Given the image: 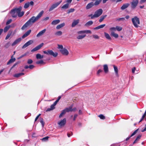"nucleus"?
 <instances>
[{
  "label": "nucleus",
  "instance_id": "nucleus-51",
  "mask_svg": "<svg viewBox=\"0 0 146 146\" xmlns=\"http://www.w3.org/2000/svg\"><path fill=\"white\" fill-rule=\"evenodd\" d=\"M40 122L41 123V124L42 125V126L43 127L44 126V122L43 121V119H42V118H40Z\"/></svg>",
  "mask_w": 146,
  "mask_h": 146
},
{
  "label": "nucleus",
  "instance_id": "nucleus-23",
  "mask_svg": "<svg viewBox=\"0 0 146 146\" xmlns=\"http://www.w3.org/2000/svg\"><path fill=\"white\" fill-rule=\"evenodd\" d=\"M69 7V4L68 3H66L64 5L61 7V9H68Z\"/></svg>",
  "mask_w": 146,
  "mask_h": 146
},
{
  "label": "nucleus",
  "instance_id": "nucleus-21",
  "mask_svg": "<svg viewBox=\"0 0 146 146\" xmlns=\"http://www.w3.org/2000/svg\"><path fill=\"white\" fill-rule=\"evenodd\" d=\"M46 31V29H44L40 31L36 35L37 37H39L42 35Z\"/></svg>",
  "mask_w": 146,
  "mask_h": 146
},
{
  "label": "nucleus",
  "instance_id": "nucleus-15",
  "mask_svg": "<svg viewBox=\"0 0 146 146\" xmlns=\"http://www.w3.org/2000/svg\"><path fill=\"white\" fill-rule=\"evenodd\" d=\"M129 5L130 4L129 3H125L123 4L121 7V10H124L128 8Z\"/></svg>",
  "mask_w": 146,
  "mask_h": 146
},
{
  "label": "nucleus",
  "instance_id": "nucleus-7",
  "mask_svg": "<svg viewBox=\"0 0 146 146\" xmlns=\"http://www.w3.org/2000/svg\"><path fill=\"white\" fill-rule=\"evenodd\" d=\"M17 8H15L12 9L10 12V13L12 16L13 18L16 17L17 16Z\"/></svg>",
  "mask_w": 146,
  "mask_h": 146
},
{
  "label": "nucleus",
  "instance_id": "nucleus-36",
  "mask_svg": "<svg viewBox=\"0 0 146 146\" xmlns=\"http://www.w3.org/2000/svg\"><path fill=\"white\" fill-rule=\"evenodd\" d=\"M86 36L85 34L83 35H79L77 37V38L78 39H82L84 38Z\"/></svg>",
  "mask_w": 146,
  "mask_h": 146
},
{
  "label": "nucleus",
  "instance_id": "nucleus-10",
  "mask_svg": "<svg viewBox=\"0 0 146 146\" xmlns=\"http://www.w3.org/2000/svg\"><path fill=\"white\" fill-rule=\"evenodd\" d=\"M66 118H64L62 120L58 123V124L61 127L63 126L66 124Z\"/></svg>",
  "mask_w": 146,
  "mask_h": 146
},
{
  "label": "nucleus",
  "instance_id": "nucleus-50",
  "mask_svg": "<svg viewBox=\"0 0 146 146\" xmlns=\"http://www.w3.org/2000/svg\"><path fill=\"white\" fill-rule=\"evenodd\" d=\"M125 19L124 18L122 17V18H119L117 19H116V21H123L125 20Z\"/></svg>",
  "mask_w": 146,
  "mask_h": 146
},
{
  "label": "nucleus",
  "instance_id": "nucleus-32",
  "mask_svg": "<svg viewBox=\"0 0 146 146\" xmlns=\"http://www.w3.org/2000/svg\"><path fill=\"white\" fill-rule=\"evenodd\" d=\"M111 35L113 36L115 38H117L118 37V35L117 34L112 31L111 33Z\"/></svg>",
  "mask_w": 146,
  "mask_h": 146
},
{
  "label": "nucleus",
  "instance_id": "nucleus-6",
  "mask_svg": "<svg viewBox=\"0 0 146 146\" xmlns=\"http://www.w3.org/2000/svg\"><path fill=\"white\" fill-rule=\"evenodd\" d=\"M62 2V0L54 4H53L50 8L49 11H52L53 9L56 8L58 5H59Z\"/></svg>",
  "mask_w": 146,
  "mask_h": 146
},
{
  "label": "nucleus",
  "instance_id": "nucleus-41",
  "mask_svg": "<svg viewBox=\"0 0 146 146\" xmlns=\"http://www.w3.org/2000/svg\"><path fill=\"white\" fill-rule=\"evenodd\" d=\"M146 115V110H145L144 114L142 116V118H141L140 120L139 121V123L141 122V121L143 120V119L145 117Z\"/></svg>",
  "mask_w": 146,
  "mask_h": 146
},
{
  "label": "nucleus",
  "instance_id": "nucleus-58",
  "mask_svg": "<svg viewBox=\"0 0 146 146\" xmlns=\"http://www.w3.org/2000/svg\"><path fill=\"white\" fill-rule=\"evenodd\" d=\"M12 21V20L11 19H10L9 20H8L6 22V25H8L9 24H10L11 23V22Z\"/></svg>",
  "mask_w": 146,
  "mask_h": 146
},
{
  "label": "nucleus",
  "instance_id": "nucleus-59",
  "mask_svg": "<svg viewBox=\"0 0 146 146\" xmlns=\"http://www.w3.org/2000/svg\"><path fill=\"white\" fill-rule=\"evenodd\" d=\"M146 2V0H140L139 1V3L140 4H142L143 3H145Z\"/></svg>",
  "mask_w": 146,
  "mask_h": 146
},
{
  "label": "nucleus",
  "instance_id": "nucleus-11",
  "mask_svg": "<svg viewBox=\"0 0 146 146\" xmlns=\"http://www.w3.org/2000/svg\"><path fill=\"white\" fill-rule=\"evenodd\" d=\"M33 42V41L32 40H30L26 43L22 47V48H25L27 47L32 44Z\"/></svg>",
  "mask_w": 146,
  "mask_h": 146
},
{
  "label": "nucleus",
  "instance_id": "nucleus-44",
  "mask_svg": "<svg viewBox=\"0 0 146 146\" xmlns=\"http://www.w3.org/2000/svg\"><path fill=\"white\" fill-rule=\"evenodd\" d=\"M49 137L47 136L42 138L41 140L43 141H48Z\"/></svg>",
  "mask_w": 146,
  "mask_h": 146
},
{
  "label": "nucleus",
  "instance_id": "nucleus-2",
  "mask_svg": "<svg viewBox=\"0 0 146 146\" xmlns=\"http://www.w3.org/2000/svg\"><path fill=\"white\" fill-rule=\"evenodd\" d=\"M132 22L134 26L136 28L139 27V25L140 24V22L139 19L137 16H135L131 19Z\"/></svg>",
  "mask_w": 146,
  "mask_h": 146
},
{
  "label": "nucleus",
  "instance_id": "nucleus-29",
  "mask_svg": "<svg viewBox=\"0 0 146 146\" xmlns=\"http://www.w3.org/2000/svg\"><path fill=\"white\" fill-rule=\"evenodd\" d=\"M13 31H9L5 38V39L6 40H7L9 38L10 36L11 35Z\"/></svg>",
  "mask_w": 146,
  "mask_h": 146
},
{
  "label": "nucleus",
  "instance_id": "nucleus-61",
  "mask_svg": "<svg viewBox=\"0 0 146 146\" xmlns=\"http://www.w3.org/2000/svg\"><path fill=\"white\" fill-rule=\"evenodd\" d=\"M106 26V24H102V25H100L99 26V28L100 29H101V28H103L105 26Z\"/></svg>",
  "mask_w": 146,
  "mask_h": 146
},
{
  "label": "nucleus",
  "instance_id": "nucleus-60",
  "mask_svg": "<svg viewBox=\"0 0 146 146\" xmlns=\"http://www.w3.org/2000/svg\"><path fill=\"white\" fill-rule=\"evenodd\" d=\"M73 135V133L72 132H70L69 133H68L67 135L68 137H70L71 135Z\"/></svg>",
  "mask_w": 146,
  "mask_h": 146
},
{
  "label": "nucleus",
  "instance_id": "nucleus-31",
  "mask_svg": "<svg viewBox=\"0 0 146 146\" xmlns=\"http://www.w3.org/2000/svg\"><path fill=\"white\" fill-rule=\"evenodd\" d=\"M104 34L105 37L107 39L109 40H111V38L108 33L105 32Z\"/></svg>",
  "mask_w": 146,
  "mask_h": 146
},
{
  "label": "nucleus",
  "instance_id": "nucleus-64",
  "mask_svg": "<svg viewBox=\"0 0 146 146\" xmlns=\"http://www.w3.org/2000/svg\"><path fill=\"white\" fill-rule=\"evenodd\" d=\"M35 67V66L33 65H31L29 66V68L30 69H32Z\"/></svg>",
  "mask_w": 146,
  "mask_h": 146
},
{
  "label": "nucleus",
  "instance_id": "nucleus-55",
  "mask_svg": "<svg viewBox=\"0 0 146 146\" xmlns=\"http://www.w3.org/2000/svg\"><path fill=\"white\" fill-rule=\"evenodd\" d=\"M77 33L78 34H81L86 33L85 31H81L78 32Z\"/></svg>",
  "mask_w": 146,
  "mask_h": 146
},
{
  "label": "nucleus",
  "instance_id": "nucleus-33",
  "mask_svg": "<svg viewBox=\"0 0 146 146\" xmlns=\"http://www.w3.org/2000/svg\"><path fill=\"white\" fill-rule=\"evenodd\" d=\"M24 74L23 73H21L18 74H17L14 75V76L15 77H19L22 75H23Z\"/></svg>",
  "mask_w": 146,
  "mask_h": 146
},
{
  "label": "nucleus",
  "instance_id": "nucleus-9",
  "mask_svg": "<svg viewBox=\"0 0 146 146\" xmlns=\"http://www.w3.org/2000/svg\"><path fill=\"white\" fill-rule=\"evenodd\" d=\"M22 9L21 7H20L18 8H17V15L19 17H21L24 14V12L23 11L21 12Z\"/></svg>",
  "mask_w": 146,
  "mask_h": 146
},
{
  "label": "nucleus",
  "instance_id": "nucleus-42",
  "mask_svg": "<svg viewBox=\"0 0 146 146\" xmlns=\"http://www.w3.org/2000/svg\"><path fill=\"white\" fill-rule=\"evenodd\" d=\"M30 3L28 2L25 3L24 5V8L25 9L27 8L29 6Z\"/></svg>",
  "mask_w": 146,
  "mask_h": 146
},
{
  "label": "nucleus",
  "instance_id": "nucleus-28",
  "mask_svg": "<svg viewBox=\"0 0 146 146\" xmlns=\"http://www.w3.org/2000/svg\"><path fill=\"white\" fill-rule=\"evenodd\" d=\"M65 25V24L64 23H61L60 24L58 25L56 27V29H60L62 28V27H64Z\"/></svg>",
  "mask_w": 146,
  "mask_h": 146
},
{
  "label": "nucleus",
  "instance_id": "nucleus-56",
  "mask_svg": "<svg viewBox=\"0 0 146 146\" xmlns=\"http://www.w3.org/2000/svg\"><path fill=\"white\" fill-rule=\"evenodd\" d=\"M10 46V43L9 42H8L5 45L4 47L5 48H8Z\"/></svg>",
  "mask_w": 146,
  "mask_h": 146
},
{
  "label": "nucleus",
  "instance_id": "nucleus-13",
  "mask_svg": "<svg viewBox=\"0 0 146 146\" xmlns=\"http://www.w3.org/2000/svg\"><path fill=\"white\" fill-rule=\"evenodd\" d=\"M60 51L61 53L63 55L67 56L69 54V52L65 48H64L60 50Z\"/></svg>",
  "mask_w": 146,
  "mask_h": 146
},
{
  "label": "nucleus",
  "instance_id": "nucleus-17",
  "mask_svg": "<svg viewBox=\"0 0 146 146\" xmlns=\"http://www.w3.org/2000/svg\"><path fill=\"white\" fill-rule=\"evenodd\" d=\"M21 40L22 39L21 38H19L16 39L12 44V46H13L15 45L16 44L20 42Z\"/></svg>",
  "mask_w": 146,
  "mask_h": 146
},
{
  "label": "nucleus",
  "instance_id": "nucleus-40",
  "mask_svg": "<svg viewBox=\"0 0 146 146\" xmlns=\"http://www.w3.org/2000/svg\"><path fill=\"white\" fill-rule=\"evenodd\" d=\"M62 34V32L60 31H59L55 33V35L57 36H60Z\"/></svg>",
  "mask_w": 146,
  "mask_h": 146
},
{
  "label": "nucleus",
  "instance_id": "nucleus-14",
  "mask_svg": "<svg viewBox=\"0 0 146 146\" xmlns=\"http://www.w3.org/2000/svg\"><path fill=\"white\" fill-rule=\"evenodd\" d=\"M44 43H42L39 45H38L35 47L33 48L31 50V52H35L39 50L40 48L43 46V45Z\"/></svg>",
  "mask_w": 146,
  "mask_h": 146
},
{
  "label": "nucleus",
  "instance_id": "nucleus-37",
  "mask_svg": "<svg viewBox=\"0 0 146 146\" xmlns=\"http://www.w3.org/2000/svg\"><path fill=\"white\" fill-rule=\"evenodd\" d=\"M65 110L64 109L62 111V112H61V113L60 114V115H59V118H61V117H62V116L64 115L66 113V112L65 111Z\"/></svg>",
  "mask_w": 146,
  "mask_h": 146
},
{
  "label": "nucleus",
  "instance_id": "nucleus-53",
  "mask_svg": "<svg viewBox=\"0 0 146 146\" xmlns=\"http://www.w3.org/2000/svg\"><path fill=\"white\" fill-rule=\"evenodd\" d=\"M41 55L39 54H38L36 55V58L37 59H41Z\"/></svg>",
  "mask_w": 146,
  "mask_h": 146
},
{
  "label": "nucleus",
  "instance_id": "nucleus-52",
  "mask_svg": "<svg viewBox=\"0 0 146 146\" xmlns=\"http://www.w3.org/2000/svg\"><path fill=\"white\" fill-rule=\"evenodd\" d=\"M93 37L95 39H99V37L97 35H92Z\"/></svg>",
  "mask_w": 146,
  "mask_h": 146
},
{
  "label": "nucleus",
  "instance_id": "nucleus-27",
  "mask_svg": "<svg viewBox=\"0 0 146 146\" xmlns=\"http://www.w3.org/2000/svg\"><path fill=\"white\" fill-rule=\"evenodd\" d=\"M93 23V22L92 21H88L85 24V26L86 27H88V26H90L92 25Z\"/></svg>",
  "mask_w": 146,
  "mask_h": 146
},
{
  "label": "nucleus",
  "instance_id": "nucleus-22",
  "mask_svg": "<svg viewBox=\"0 0 146 146\" xmlns=\"http://www.w3.org/2000/svg\"><path fill=\"white\" fill-rule=\"evenodd\" d=\"M104 70L105 73H107L109 71V69L108 65L104 64L103 66Z\"/></svg>",
  "mask_w": 146,
  "mask_h": 146
},
{
  "label": "nucleus",
  "instance_id": "nucleus-45",
  "mask_svg": "<svg viewBox=\"0 0 146 146\" xmlns=\"http://www.w3.org/2000/svg\"><path fill=\"white\" fill-rule=\"evenodd\" d=\"M139 130V129L138 128V129H136V130H135L133 132V133L131 135V137H132L133 136L135 135L136 134V133Z\"/></svg>",
  "mask_w": 146,
  "mask_h": 146
},
{
  "label": "nucleus",
  "instance_id": "nucleus-4",
  "mask_svg": "<svg viewBox=\"0 0 146 146\" xmlns=\"http://www.w3.org/2000/svg\"><path fill=\"white\" fill-rule=\"evenodd\" d=\"M43 52L46 54L47 55H50L51 56H52L54 57H56L58 55V53L57 52L54 53L53 51L51 50H48L47 51H43Z\"/></svg>",
  "mask_w": 146,
  "mask_h": 146
},
{
  "label": "nucleus",
  "instance_id": "nucleus-1",
  "mask_svg": "<svg viewBox=\"0 0 146 146\" xmlns=\"http://www.w3.org/2000/svg\"><path fill=\"white\" fill-rule=\"evenodd\" d=\"M44 13L43 11H41L36 17L33 16L31 17L22 27L21 29H25L28 26L32 25L36 21H37L42 16Z\"/></svg>",
  "mask_w": 146,
  "mask_h": 146
},
{
  "label": "nucleus",
  "instance_id": "nucleus-18",
  "mask_svg": "<svg viewBox=\"0 0 146 146\" xmlns=\"http://www.w3.org/2000/svg\"><path fill=\"white\" fill-rule=\"evenodd\" d=\"M13 55H12L11 58L9 60V61L7 62V64L9 65L11 64L14 62L15 60L16 59L15 58H13Z\"/></svg>",
  "mask_w": 146,
  "mask_h": 146
},
{
  "label": "nucleus",
  "instance_id": "nucleus-24",
  "mask_svg": "<svg viewBox=\"0 0 146 146\" xmlns=\"http://www.w3.org/2000/svg\"><path fill=\"white\" fill-rule=\"evenodd\" d=\"M60 21L59 19L55 20L52 21L51 24L52 25H56L60 23Z\"/></svg>",
  "mask_w": 146,
  "mask_h": 146
},
{
  "label": "nucleus",
  "instance_id": "nucleus-43",
  "mask_svg": "<svg viewBox=\"0 0 146 146\" xmlns=\"http://www.w3.org/2000/svg\"><path fill=\"white\" fill-rule=\"evenodd\" d=\"M122 28L121 27L117 26L116 27V29L118 31H120L122 30Z\"/></svg>",
  "mask_w": 146,
  "mask_h": 146
},
{
  "label": "nucleus",
  "instance_id": "nucleus-46",
  "mask_svg": "<svg viewBox=\"0 0 146 146\" xmlns=\"http://www.w3.org/2000/svg\"><path fill=\"white\" fill-rule=\"evenodd\" d=\"M44 63V61L42 60L38 61L36 62V64H42Z\"/></svg>",
  "mask_w": 146,
  "mask_h": 146
},
{
  "label": "nucleus",
  "instance_id": "nucleus-63",
  "mask_svg": "<svg viewBox=\"0 0 146 146\" xmlns=\"http://www.w3.org/2000/svg\"><path fill=\"white\" fill-rule=\"evenodd\" d=\"M58 48H61L62 49L63 48V46L62 45H59L58 44Z\"/></svg>",
  "mask_w": 146,
  "mask_h": 146
},
{
  "label": "nucleus",
  "instance_id": "nucleus-49",
  "mask_svg": "<svg viewBox=\"0 0 146 146\" xmlns=\"http://www.w3.org/2000/svg\"><path fill=\"white\" fill-rule=\"evenodd\" d=\"M20 63V61H19L14 64L13 66L11 67V69H12L13 68L15 67L17 65Z\"/></svg>",
  "mask_w": 146,
  "mask_h": 146
},
{
  "label": "nucleus",
  "instance_id": "nucleus-39",
  "mask_svg": "<svg viewBox=\"0 0 146 146\" xmlns=\"http://www.w3.org/2000/svg\"><path fill=\"white\" fill-rule=\"evenodd\" d=\"M103 72V70L102 69H99L98 70L97 72V75L98 76H100V73Z\"/></svg>",
  "mask_w": 146,
  "mask_h": 146
},
{
  "label": "nucleus",
  "instance_id": "nucleus-8",
  "mask_svg": "<svg viewBox=\"0 0 146 146\" xmlns=\"http://www.w3.org/2000/svg\"><path fill=\"white\" fill-rule=\"evenodd\" d=\"M103 10L102 9H100L95 11L94 14L96 18L100 17L103 13Z\"/></svg>",
  "mask_w": 146,
  "mask_h": 146
},
{
  "label": "nucleus",
  "instance_id": "nucleus-12",
  "mask_svg": "<svg viewBox=\"0 0 146 146\" xmlns=\"http://www.w3.org/2000/svg\"><path fill=\"white\" fill-rule=\"evenodd\" d=\"M33 42V41L32 40H30L26 43L22 47V48H25L27 47L32 44Z\"/></svg>",
  "mask_w": 146,
  "mask_h": 146
},
{
  "label": "nucleus",
  "instance_id": "nucleus-5",
  "mask_svg": "<svg viewBox=\"0 0 146 146\" xmlns=\"http://www.w3.org/2000/svg\"><path fill=\"white\" fill-rule=\"evenodd\" d=\"M139 3L138 0H133L131 2V7L132 9H134L137 7Z\"/></svg>",
  "mask_w": 146,
  "mask_h": 146
},
{
  "label": "nucleus",
  "instance_id": "nucleus-47",
  "mask_svg": "<svg viewBox=\"0 0 146 146\" xmlns=\"http://www.w3.org/2000/svg\"><path fill=\"white\" fill-rule=\"evenodd\" d=\"M88 17H90L91 19H93L94 18H96L94 14L93 15L92 14L89 15H88Z\"/></svg>",
  "mask_w": 146,
  "mask_h": 146
},
{
  "label": "nucleus",
  "instance_id": "nucleus-48",
  "mask_svg": "<svg viewBox=\"0 0 146 146\" xmlns=\"http://www.w3.org/2000/svg\"><path fill=\"white\" fill-rule=\"evenodd\" d=\"M98 116L101 119H105V117L102 114H100Z\"/></svg>",
  "mask_w": 146,
  "mask_h": 146
},
{
  "label": "nucleus",
  "instance_id": "nucleus-38",
  "mask_svg": "<svg viewBox=\"0 0 146 146\" xmlns=\"http://www.w3.org/2000/svg\"><path fill=\"white\" fill-rule=\"evenodd\" d=\"M102 0H98L96 1L94 3V5L97 6L99 5L101 3Z\"/></svg>",
  "mask_w": 146,
  "mask_h": 146
},
{
  "label": "nucleus",
  "instance_id": "nucleus-20",
  "mask_svg": "<svg viewBox=\"0 0 146 146\" xmlns=\"http://www.w3.org/2000/svg\"><path fill=\"white\" fill-rule=\"evenodd\" d=\"M94 6V5L93 2H91L90 3L86 5V9H88Z\"/></svg>",
  "mask_w": 146,
  "mask_h": 146
},
{
  "label": "nucleus",
  "instance_id": "nucleus-3",
  "mask_svg": "<svg viewBox=\"0 0 146 146\" xmlns=\"http://www.w3.org/2000/svg\"><path fill=\"white\" fill-rule=\"evenodd\" d=\"M61 98V96H59L58 97L57 99L52 104L50 107V108H48L47 109L46 111H50L52 110L55 108V106L56 104L57 103L59 102Z\"/></svg>",
  "mask_w": 146,
  "mask_h": 146
},
{
  "label": "nucleus",
  "instance_id": "nucleus-25",
  "mask_svg": "<svg viewBox=\"0 0 146 146\" xmlns=\"http://www.w3.org/2000/svg\"><path fill=\"white\" fill-rule=\"evenodd\" d=\"M114 70L115 72V74L117 76H118V69L117 67L115 66V65H113Z\"/></svg>",
  "mask_w": 146,
  "mask_h": 146
},
{
  "label": "nucleus",
  "instance_id": "nucleus-30",
  "mask_svg": "<svg viewBox=\"0 0 146 146\" xmlns=\"http://www.w3.org/2000/svg\"><path fill=\"white\" fill-rule=\"evenodd\" d=\"M64 110L66 111H65L66 113V112H68L70 111H72V106H70L69 107V108H66L65 109H64Z\"/></svg>",
  "mask_w": 146,
  "mask_h": 146
},
{
  "label": "nucleus",
  "instance_id": "nucleus-34",
  "mask_svg": "<svg viewBox=\"0 0 146 146\" xmlns=\"http://www.w3.org/2000/svg\"><path fill=\"white\" fill-rule=\"evenodd\" d=\"M10 25H8L6 26L4 29V33L6 32L9 29L10 27Z\"/></svg>",
  "mask_w": 146,
  "mask_h": 146
},
{
  "label": "nucleus",
  "instance_id": "nucleus-54",
  "mask_svg": "<svg viewBox=\"0 0 146 146\" xmlns=\"http://www.w3.org/2000/svg\"><path fill=\"white\" fill-rule=\"evenodd\" d=\"M33 62V61L31 59H28L27 60V63L28 64H31Z\"/></svg>",
  "mask_w": 146,
  "mask_h": 146
},
{
  "label": "nucleus",
  "instance_id": "nucleus-19",
  "mask_svg": "<svg viewBox=\"0 0 146 146\" xmlns=\"http://www.w3.org/2000/svg\"><path fill=\"white\" fill-rule=\"evenodd\" d=\"M31 29H30L28 31L23 35V36H22V38H24L25 37L28 36L29 35H30V34L31 33Z\"/></svg>",
  "mask_w": 146,
  "mask_h": 146
},
{
  "label": "nucleus",
  "instance_id": "nucleus-62",
  "mask_svg": "<svg viewBox=\"0 0 146 146\" xmlns=\"http://www.w3.org/2000/svg\"><path fill=\"white\" fill-rule=\"evenodd\" d=\"M41 115V114H39L36 117L35 119V121H36L38 119V118L39 117V116L40 115Z\"/></svg>",
  "mask_w": 146,
  "mask_h": 146
},
{
  "label": "nucleus",
  "instance_id": "nucleus-35",
  "mask_svg": "<svg viewBox=\"0 0 146 146\" xmlns=\"http://www.w3.org/2000/svg\"><path fill=\"white\" fill-rule=\"evenodd\" d=\"M75 10V9H74V8L70 9L67 11V13L68 14H69L71 13L74 12V11Z\"/></svg>",
  "mask_w": 146,
  "mask_h": 146
},
{
  "label": "nucleus",
  "instance_id": "nucleus-26",
  "mask_svg": "<svg viewBox=\"0 0 146 146\" xmlns=\"http://www.w3.org/2000/svg\"><path fill=\"white\" fill-rule=\"evenodd\" d=\"M107 17V15H106L102 16L99 20V22H102Z\"/></svg>",
  "mask_w": 146,
  "mask_h": 146
},
{
  "label": "nucleus",
  "instance_id": "nucleus-57",
  "mask_svg": "<svg viewBox=\"0 0 146 146\" xmlns=\"http://www.w3.org/2000/svg\"><path fill=\"white\" fill-rule=\"evenodd\" d=\"M141 135L140 134L137 137L136 139L138 141L139 140L141 139Z\"/></svg>",
  "mask_w": 146,
  "mask_h": 146
},
{
  "label": "nucleus",
  "instance_id": "nucleus-16",
  "mask_svg": "<svg viewBox=\"0 0 146 146\" xmlns=\"http://www.w3.org/2000/svg\"><path fill=\"white\" fill-rule=\"evenodd\" d=\"M80 20L79 19H78L76 20H74L73 21L72 25L71 26L72 27H74L77 25L79 22Z\"/></svg>",
  "mask_w": 146,
  "mask_h": 146
}]
</instances>
